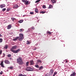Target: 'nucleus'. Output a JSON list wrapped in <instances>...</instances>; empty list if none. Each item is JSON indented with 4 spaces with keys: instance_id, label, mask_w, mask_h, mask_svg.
<instances>
[{
    "instance_id": "nucleus-45",
    "label": "nucleus",
    "mask_w": 76,
    "mask_h": 76,
    "mask_svg": "<svg viewBox=\"0 0 76 76\" xmlns=\"http://www.w3.org/2000/svg\"><path fill=\"white\" fill-rule=\"evenodd\" d=\"M66 63H68V61H66Z\"/></svg>"
},
{
    "instance_id": "nucleus-47",
    "label": "nucleus",
    "mask_w": 76,
    "mask_h": 76,
    "mask_svg": "<svg viewBox=\"0 0 76 76\" xmlns=\"http://www.w3.org/2000/svg\"><path fill=\"white\" fill-rule=\"evenodd\" d=\"M30 31H32V30H30Z\"/></svg>"
},
{
    "instance_id": "nucleus-42",
    "label": "nucleus",
    "mask_w": 76,
    "mask_h": 76,
    "mask_svg": "<svg viewBox=\"0 0 76 76\" xmlns=\"http://www.w3.org/2000/svg\"><path fill=\"white\" fill-rule=\"evenodd\" d=\"M37 49V48L35 47L34 49V50H36V49Z\"/></svg>"
},
{
    "instance_id": "nucleus-14",
    "label": "nucleus",
    "mask_w": 76,
    "mask_h": 76,
    "mask_svg": "<svg viewBox=\"0 0 76 76\" xmlns=\"http://www.w3.org/2000/svg\"><path fill=\"white\" fill-rule=\"evenodd\" d=\"M4 48L5 49H7V48H8V45H5L4 47Z\"/></svg>"
},
{
    "instance_id": "nucleus-38",
    "label": "nucleus",
    "mask_w": 76,
    "mask_h": 76,
    "mask_svg": "<svg viewBox=\"0 0 76 76\" xmlns=\"http://www.w3.org/2000/svg\"><path fill=\"white\" fill-rule=\"evenodd\" d=\"M31 28L32 29H33V30L35 29V28H34V27H31Z\"/></svg>"
},
{
    "instance_id": "nucleus-41",
    "label": "nucleus",
    "mask_w": 76,
    "mask_h": 76,
    "mask_svg": "<svg viewBox=\"0 0 76 76\" xmlns=\"http://www.w3.org/2000/svg\"><path fill=\"white\" fill-rule=\"evenodd\" d=\"M2 74H3V72L1 71V72H0V75H2Z\"/></svg>"
},
{
    "instance_id": "nucleus-17",
    "label": "nucleus",
    "mask_w": 76,
    "mask_h": 76,
    "mask_svg": "<svg viewBox=\"0 0 76 76\" xmlns=\"http://www.w3.org/2000/svg\"><path fill=\"white\" fill-rule=\"evenodd\" d=\"M29 62L27 61L26 62V66L27 67V66H29Z\"/></svg>"
},
{
    "instance_id": "nucleus-6",
    "label": "nucleus",
    "mask_w": 76,
    "mask_h": 76,
    "mask_svg": "<svg viewBox=\"0 0 76 76\" xmlns=\"http://www.w3.org/2000/svg\"><path fill=\"white\" fill-rule=\"evenodd\" d=\"M18 7H19V6L17 5H15L13 6L14 9H18Z\"/></svg>"
},
{
    "instance_id": "nucleus-19",
    "label": "nucleus",
    "mask_w": 76,
    "mask_h": 76,
    "mask_svg": "<svg viewBox=\"0 0 76 76\" xmlns=\"http://www.w3.org/2000/svg\"><path fill=\"white\" fill-rule=\"evenodd\" d=\"M35 12L36 13H38V10L37 9H35Z\"/></svg>"
},
{
    "instance_id": "nucleus-4",
    "label": "nucleus",
    "mask_w": 76,
    "mask_h": 76,
    "mask_svg": "<svg viewBox=\"0 0 76 76\" xmlns=\"http://www.w3.org/2000/svg\"><path fill=\"white\" fill-rule=\"evenodd\" d=\"M26 70L27 71H32L33 70V69L32 68L27 67L26 68Z\"/></svg>"
},
{
    "instance_id": "nucleus-34",
    "label": "nucleus",
    "mask_w": 76,
    "mask_h": 76,
    "mask_svg": "<svg viewBox=\"0 0 76 76\" xmlns=\"http://www.w3.org/2000/svg\"><path fill=\"white\" fill-rule=\"evenodd\" d=\"M10 8H9L7 9V12H8V11H9L10 10Z\"/></svg>"
},
{
    "instance_id": "nucleus-43",
    "label": "nucleus",
    "mask_w": 76,
    "mask_h": 76,
    "mask_svg": "<svg viewBox=\"0 0 76 76\" xmlns=\"http://www.w3.org/2000/svg\"><path fill=\"white\" fill-rule=\"evenodd\" d=\"M56 74H57V73H56L54 72L53 75H56Z\"/></svg>"
},
{
    "instance_id": "nucleus-48",
    "label": "nucleus",
    "mask_w": 76,
    "mask_h": 76,
    "mask_svg": "<svg viewBox=\"0 0 76 76\" xmlns=\"http://www.w3.org/2000/svg\"><path fill=\"white\" fill-rule=\"evenodd\" d=\"M48 76V75H47V76Z\"/></svg>"
},
{
    "instance_id": "nucleus-32",
    "label": "nucleus",
    "mask_w": 76,
    "mask_h": 76,
    "mask_svg": "<svg viewBox=\"0 0 76 76\" xmlns=\"http://www.w3.org/2000/svg\"><path fill=\"white\" fill-rule=\"evenodd\" d=\"M3 41V39H0V42H2Z\"/></svg>"
},
{
    "instance_id": "nucleus-40",
    "label": "nucleus",
    "mask_w": 76,
    "mask_h": 76,
    "mask_svg": "<svg viewBox=\"0 0 76 76\" xmlns=\"http://www.w3.org/2000/svg\"><path fill=\"white\" fill-rule=\"evenodd\" d=\"M2 10L3 11V12L5 11L6 10V8H4L3 10Z\"/></svg>"
},
{
    "instance_id": "nucleus-5",
    "label": "nucleus",
    "mask_w": 76,
    "mask_h": 76,
    "mask_svg": "<svg viewBox=\"0 0 76 76\" xmlns=\"http://www.w3.org/2000/svg\"><path fill=\"white\" fill-rule=\"evenodd\" d=\"M4 63L6 64H10V62L9 61V60H5Z\"/></svg>"
},
{
    "instance_id": "nucleus-39",
    "label": "nucleus",
    "mask_w": 76,
    "mask_h": 76,
    "mask_svg": "<svg viewBox=\"0 0 76 76\" xmlns=\"http://www.w3.org/2000/svg\"><path fill=\"white\" fill-rule=\"evenodd\" d=\"M3 56L2 57H5V54H4V53H3Z\"/></svg>"
},
{
    "instance_id": "nucleus-15",
    "label": "nucleus",
    "mask_w": 76,
    "mask_h": 76,
    "mask_svg": "<svg viewBox=\"0 0 76 76\" xmlns=\"http://www.w3.org/2000/svg\"><path fill=\"white\" fill-rule=\"evenodd\" d=\"M51 1H52L53 3H56V1L55 0H51Z\"/></svg>"
},
{
    "instance_id": "nucleus-20",
    "label": "nucleus",
    "mask_w": 76,
    "mask_h": 76,
    "mask_svg": "<svg viewBox=\"0 0 76 76\" xmlns=\"http://www.w3.org/2000/svg\"><path fill=\"white\" fill-rule=\"evenodd\" d=\"M43 69V66H41L39 67V70H42Z\"/></svg>"
},
{
    "instance_id": "nucleus-3",
    "label": "nucleus",
    "mask_w": 76,
    "mask_h": 76,
    "mask_svg": "<svg viewBox=\"0 0 76 76\" xmlns=\"http://www.w3.org/2000/svg\"><path fill=\"white\" fill-rule=\"evenodd\" d=\"M18 37V40H19V41H22L23 39V38H24L23 34H19V37Z\"/></svg>"
},
{
    "instance_id": "nucleus-13",
    "label": "nucleus",
    "mask_w": 76,
    "mask_h": 76,
    "mask_svg": "<svg viewBox=\"0 0 76 76\" xmlns=\"http://www.w3.org/2000/svg\"><path fill=\"white\" fill-rule=\"evenodd\" d=\"M18 39L19 40V37H17L13 39V41H16L18 40Z\"/></svg>"
},
{
    "instance_id": "nucleus-22",
    "label": "nucleus",
    "mask_w": 76,
    "mask_h": 76,
    "mask_svg": "<svg viewBox=\"0 0 76 76\" xmlns=\"http://www.w3.org/2000/svg\"><path fill=\"white\" fill-rule=\"evenodd\" d=\"M49 9H51L52 8H53V6H52V5H49V7L48 8Z\"/></svg>"
},
{
    "instance_id": "nucleus-7",
    "label": "nucleus",
    "mask_w": 76,
    "mask_h": 76,
    "mask_svg": "<svg viewBox=\"0 0 76 76\" xmlns=\"http://www.w3.org/2000/svg\"><path fill=\"white\" fill-rule=\"evenodd\" d=\"M53 73H54V71H53V70L52 69H50V74L51 75H52L53 74Z\"/></svg>"
},
{
    "instance_id": "nucleus-29",
    "label": "nucleus",
    "mask_w": 76,
    "mask_h": 76,
    "mask_svg": "<svg viewBox=\"0 0 76 76\" xmlns=\"http://www.w3.org/2000/svg\"><path fill=\"white\" fill-rule=\"evenodd\" d=\"M35 67L37 68H39V65H35Z\"/></svg>"
},
{
    "instance_id": "nucleus-8",
    "label": "nucleus",
    "mask_w": 76,
    "mask_h": 76,
    "mask_svg": "<svg viewBox=\"0 0 76 76\" xmlns=\"http://www.w3.org/2000/svg\"><path fill=\"white\" fill-rule=\"evenodd\" d=\"M0 65L2 67H4V65H3V61H1V63L0 64Z\"/></svg>"
},
{
    "instance_id": "nucleus-46",
    "label": "nucleus",
    "mask_w": 76,
    "mask_h": 76,
    "mask_svg": "<svg viewBox=\"0 0 76 76\" xmlns=\"http://www.w3.org/2000/svg\"><path fill=\"white\" fill-rule=\"evenodd\" d=\"M53 76H55V75H54V74H53Z\"/></svg>"
},
{
    "instance_id": "nucleus-2",
    "label": "nucleus",
    "mask_w": 76,
    "mask_h": 76,
    "mask_svg": "<svg viewBox=\"0 0 76 76\" xmlns=\"http://www.w3.org/2000/svg\"><path fill=\"white\" fill-rule=\"evenodd\" d=\"M17 62L18 64L20 65H22L23 64V61L22 60V58L20 57H19L17 59Z\"/></svg>"
},
{
    "instance_id": "nucleus-12",
    "label": "nucleus",
    "mask_w": 76,
    "mask_h": 76,
    "mask_svg": "<svg viewBox=\"0 0 76 76\" xmlns=\"http://www.w3.org/2000/svg\"><path fill=\"white\" fill-rule=\"evenodd\" d=\"M31 65H33L34 64V61L31 60L30 61Z\"/></svg>"
},
{
    "instance_id": "nucleus-24",
    "label": "nucleus",
    "mask_w": 76,
    "mask_h": 76,
    "mask_svg": "<svg viewBox=\"0 0 76 76\" xmlns=\"http://www.w3.org/2000/svg\"><path fill=\"white\" fill-rule=\"evenodd\" d=\"M8 69H13V67L12 66V67H9L8 68Z\"/></svg>"
},
{
    "instance_id": "nucleus-30",
    "label": "nucleus",
    "mask_w": 76,
    "mask_h": 76,
    "mask_svg": "<svg viewBox=\"0 0 76 76\" xmlns=\"http://www.w3.org/2000/svg\"><path fill=\"white\" fill-rule=\"evenodd\" d=\"M42 8L43 9H45V8H46V6H45V5H43L42 6Z\"/></svg>"
},
{
    "instance_id": "nucleus-35",
    "label": "nucleus",
    "mask_w": 76,
    "mask_h": 76,
    "mask_svg": "<svg viewBox=\"0 0 76 76\" xmlns=\"http://www.w3.org/2000/svg\"><path fill=\"white\" fill-rule=\"evenodd\" d=\"M7 56L8 57H11V54L8 55Z\"/></svg>"
},
{
    "instance_id": "nucleus-10",
    "label": "nucleus",
    "mask_w": 76,
    "mask_h": 76,
    "mask_svg": "<svg viewBox=\"0 0 76 76\" xmlns=\"http://www.w3.org/2000/svg\"><path fill=\"white\" fill-rule=\"evenodd\" d=\"M76 75V73L75 72H73V73L71 74L70 76H75Z\"/></svg>"
},
{
    "instance_id": "nucleus-28",
    "label": "nucleus",
    "mask_w": 76,
    "mask_h": 76,
    "mask_svg": "<svg viewBox=\"0 0 76 76\" xmlns=\"http://www.w3.org/2000/svg\"><path fill=\"white\" fill-rule=\"evenodd\" d=\"M38 63H41V61L40 60H39L37 61Z\"/></svg>"
},
{
    "instance_id": "nucleus-31",
    "label": "nucleus",
    "mask_w": 76,
    "mask_h": 76,
    "mask_svg": "<svg viewBox=\"0 0 76 76\" xmlns=\"http://www.w3.org/2000/svg\"><path fill=\"white\" fill-rule=\"evenodd\" d=\"M40 1H41V0H37L36 1L35 3H38V2Z\"/></svg>"
},
{
    "instance_id": "nucleus-33",
    "label": "nucleus",
    "mask_w": 76,
    "mask_h": 76,
    "mask_svg": "<svg viewBox=\"0 0 76 76\" xmlns=\"http://www.w3.org/2000/svg\"><path fill=\"white\" fill-rule=\"evenodd\" d=\"M26 1L27 0H22L23 2H24V3L26 2Z\"/></svg>"
},
{
    "instance_id": "nucleus-16",
    "label": "nucleus",
    "mask_w": 76,
    "mask_h": 76,
    "mask_svg": "<svg viewBox=\"0 0 76 76\" xmlns=\"http://www.w3.org/2000/svg\"><path fill=\"white\" fill-rule=\"evenodd\" d=\"M25 4L26 5H27V4H29V1H26L25 3Z\"/></svg>"
},
{
    "instance_id": "nucleus-26",
    "label": "nucleus",
    "mask_w": 76,
    "mask_h": 76,
    "mask_svg": "<svg viewBox=\"0 0 76 76\" xmlns=\"http://www.w3.org/2000/svg\"><path fill=\"white\" fill-rule=\"evenodd\" d=\"M47 34H49V35H51V32H50V31H48L47 32Z\"/></svg>"
},
{
    "instance_id": "nucleus-44",
    "label": "nucleus",
    "mask_w": 76,
    "mask_h": 76,
    "mask_svg": "<svg viewBox=\"0 0 76 76\" xmlns=\"http://www.w3.org/2000/svg\"><path fill=\"white\" fill-rule=\"evenodd\" d=\"M2 37V35L0 34V37Z\"/></svg>"
},
{
    "instance_id": "nucleus-21",
    "label": "nucleus",
    "mask_w": 76,
    "mask_h": 76,
    "mask_svg": "<svg viewBox=\"0 0 76 76\" xmlns=\"http://www.w3.org/2000/svg\"><path fill=\"white\" fill-rule=\"evenodd\" d=\"M23 22V20H20V21H18V22L20 23H22V22Z\"/></svg>"
},
{
    "instance_id": "nucleus-36",
    "label": "nucleus",
    "mask_w": 76,
    "mask_h": 76,
    "mask_svg": "<svg viewBox=\"0 0 76 76\" xmlns=\"http://www.w3.org/2000/svg\"><path fill=\"white\" fill-rule=\"evenodd\" d=\"M2 53V50H0V55H1Z\"/></svg>"
},
{
    "instance_id": "nucleus-25",
    "label": "nucleus",
    "mask_w": 76,
    "mask_h": 76,
    "mask_svg": "<svg viewBox=\"0 0 76 76\" xmlns=\"http://www.w3.org/2000/svg\"><path fill=\"white\" fill-rule=\"evenodd\" d=\"M23 31H24V30H23V29H21L20 30V32H23Z\"/></svg>"
},
{
    "instance_id": "nucleus-23",
    "label": "nucleus",
    "mask_w": 76,
    "mask_h": 76,
    "mask_svg": "<svg viewBox=\"0 0 76 76\" xmlns=\"http://www.w3.org/2000/svg\"><path fill=\"white\" fill-rule=\"evenodd\" d=\"M45 11H41L40 12V13H42V14H44V13H45Z\"/></svg>"
},
{
    "instance_id": "nucleus-18",
    "label": "nucleus",
    "mask_w": 76,
    "mask_h": 76,
    "mask_svg": "<svg viewBox=\"0 0 76 76\" xmlns=\"http://www.w3.org/2000/svg\"><path fill=\"white\" fill-rule=\"evenodd\" d=\"M31 42L27 40V43H26V44H31Z\"/></svg>"
},
{
    "instance_id": "nucleus-11",
    "label": "nucleus",
    "mask_w": 76,
    "mask_h": 76,
    "mask_svg": "<svg viewBox=\"0 0 76 76\" xmlns=\"http://www.w3.org/2000/svg\"><path fill=\"white\" fill-rule=\"evenodd\" d=\"M12 28V26L11 25H9L7 26V29H10Z\"/></svg>"
},
{
    "instance_id": "nucleus-37",
    "label": "nucleus",
    "mask_w": 76,
    "mask_h": 76,
    "mask_svg": "<svg viewBox=\"0 0 76 76\" xmlns=\"http://www.w3.org/2000/svg\"><path fill=\"white\" fill-rule=\"evenodd\" d=\"M34 13V12H30V14H31V15H33Z\"/></svg>"
},
{
    "instance_id": "nucleus-1",
    "label": "nucleus",
    "mask_w": 76,
    "mask_h": 76,
    "mask_svg": "<svg viewBox=\"0 0 76 76\" xmlns=\"http://www.w3.org/2000/svg\"><path fill=\"white\" fill-rule=\"evenodd\" d=\"M17 45H15L12 47L11 49V51L13 53H19L20 51V49H18L17 50H16L17 48Z\"/></svg>"
},
{
    "instance_id": "nucleus-9",
    "label": "nucleus",
    "mask_w": 76,
    "mask_h": 76,
    "mask_svg": "<svg viewBox=\"0 0 76 76\" xmlns=\"http://www.w3.org/2000/svg\"><path fill=\"white\" fill-rule=\"evenodd\" d=\"M5 6V4H2L0 5L1 8H3V7H4Z\"/></svg>"
},
{
    "instance_id": "nucleus-27",
    "label": "nucleus",
    "mask_w": 76,
    "mask_h": 76,
    "mask_svg": "<svg viewBox=\"0 0 76 76\" xmlns=\"http://www.w3.org/2000/svg\"><path fill=\"white\" fill-rule=\"evenodd\" d=\"M11 19H12V21H14V20H16V19H15L13 18H11Z\"/></svg>"
}]
</instances>
